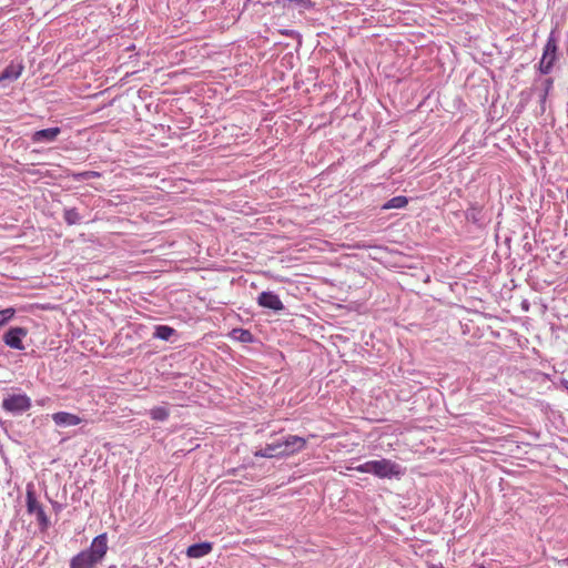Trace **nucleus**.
<instances>
[{"instance_id": "obj_8", "label": "nucleus", "mask_w": 568, "mask_h": 568, "mask_svg": "<svg viewBox=\"0 0 568 568\" xmlns=\"http://www.w3.org/2000/svg\"><path fill=\"white\" fill-rule=\"evenodd\" d=\"M24 70L22 61H11L0 74V87L18 80Z\"/></svg>"}, {"instance_id": "obj_17", "label": "nucleus", "mask_w": 568, "mask_h": 568, "mask_svg": "<svg viewBox=\"0 0 568 568\" xmlns=\"http://www.w3.org/2000/svg\"><path fill=\"white\" fill-rule=\"evenodd\" d=\"M64 221L69 225L77 224L80 221V215L75 209H68L64 211Z\"/></svg>"}, {"instance_id": "obj_10", "label": "nucleus", "mask_w": 568, "mask_h": 568, "mask_svg": "<svg viewBox=\"0 0 568 568\" xmlns=\"http://www.w3.org/2000/svg\"><path fill=\"white\" fill-rule=\"evenodd\" d=\"M52 420L58 426H77L81 424L82 419L74 414L68 413V412H58L52 414Z\"/></svg>"}, {"instance_id": "obj_14", "label": "nucleus", "mask_w": 568, "mask_h": 568, "mask_svg": "<svg viewBox=\"0 0 568 568\" xmlns=\"http://www.w3.org/2000/svg\"><path fill=\"white\" fill-rule=\"evenodd\" d=\"M408 204V199L404 195L394 196L390 200H388L383 206V210H390V209H403Z\"/></svg>"}, {"instance_id": "obj_5", "label": "nucleus", "mask_w": 568, "mask_h": 568, "mask_svg": "<svg viewBox=\"0 0 568 568\" xmlns=\"http://www.w3.org/2000/svg\"><path fill=\"white\" fill-rule=\"evenodd\" d=\"M373 475L378 478H392L399 477L402 475L400 466L390 459H378L374 460Z\"/></svg>"}, {"instance_id": "obj_7", "label": "nucleus", "mask_w": 568, "mask_h": 568, "mask_svg": "<svg viewBox=\"0 0 568 568\" xmlns=\"http://www.w3.org/2000/svg\"><path fill=\"white\" fill-rule=\"evenodd\" d=\"M28 335V329L24 327H11L3 335V343L10 348L23 351L24 345L22 339Z\"/></svg>"}, {"instance_id": "obj_20", "label": "nucleus", "mask_w": 568, "mask_h": 568, "mask_svg": "<svg viewBox=\"0 0 568 568\" xmlns=\"http://www.w3.org/2000/svg\"><path fill=\"white\" fill-rule=\"evenodd\" d=\"M373 464H374V460H368L364 464H361L356 467H354L353 469L356 470V471H359V473H369V474H373ZM347 469H352L351 467H348Z\"/></svg>"}, {"instance_id": "obj_6", "label": "nucleus", "mask_w": 568, "mask_h": 568, "mask_svg": "<svg viewBox=\"0 0 568 568\" xmlns=\"http://www.w3.org/2000/svg\"><path fill=\"white\" fill-rule=\"evenodd\" d=\"M306 444L307 440L297 435H288L283 440L278 442L282 457L292 456L302 452L306 447Z\"/></svg>"}, {"instance_id": "obj_1", "label": "nucleus", "mask_w": 568, "mask_h": 568, "mask_svg": "<svg viewBox=\"0 0 568 568\" xmlns=\"http://www.w3.org/2000/svg\"><path fill=\"white\" fill-rule=\"evenodd\" d=\"M108 551L106 534L97 536L87 550L79 552L70 561V568H93Z\"/></svg>"}, {"instance_id": "obj_21", "label": "nucleus", "mask_w": 568, "mask_h": 568, "mask_svg": "<svg viewBox=\"0 0 568 568\" xmlns=\"http://www.w3.org/2000/svg\"><path fill=\"white\" fill-rule=\"evenodd\" d=\"M552 83H554L552 79H547L546 80V89H545V93L541 97V102L546 101V98H547L550 89L552 88Z\"/></svg>"}, {"instance_id": "obj_4", "label": "nucleus", "mask_w": 568, "mask_h": 568, "mask_svg": "<svg viewBox=\"0 0 568 568\" xmlns=\"http://www.w3.org/2000/svg\"><path fill=\"white\" fill-rule=\"evenodd\" d=\"M1 406L8 413L20 414L31 407V399L26 394H9L3 398Z\"/></svg>"}, {"instance_id": "obj_22", "label": "nucleus", "mask_w": 568, "mask_h": 568, "mask_svg": "<svg viewBox=\"0 0 568 568\" xmlns=\"http://www.w3.org/2000/svg\"><path fill=\"white\" fill-rule=\"evenodd\" d=\"M83 175L87 178H93V176H100V173L94 172V171H89V172L83 173Z\"/></svg>"}, {"instance_id": "obj_3", "label": "nucleus", "mask_w": 568, "mask_h": 568, "mask_svg": "<svg viewBox=\"0 0 568 568\" xmlns=\"http://www.w3.org/2000/svg\"><path fill=\"white\" fill-rule=\"evenodd\" d=\"M557 50H558L557 40L552 34H550L549 38L547 39V42L544 48L542 57L539 62V71L542 74H548L551 71V69L557 60Z\"/></svg>"}, {"instance_id": "obj_24", "label": "nucleus", "mask_w": 568, "mask_h": 568, "mask_svg": "<svg viewBox=\"0 0 568 568\" xmlns=\"http://www.w3.org/2000/svg\"><path fill=\"white\" fill-rule=\"evenodd\" d=\"M564 386L566 387V389L568 390V381H565L564 382Z\"/></svg>"}, {"instance_id": "obj_11", "label": "nucleus", "mask_w": 568, "mask_h": 568, "mask_svg": "<svg viewBox=\"0 0 568 568\" xmlns=\"http://www.w3.org/2000/svg\"><path fill=\"white\" fill-rule=\"evenodd\" d=\"M60 133H61V130L58 126L43 129V130L36 131L32 134L31 140L34 143L52 142L59 136Z\"/></svg>"}, {"instance_id": "obj_18", "label": "nucleus", "mask_w": 568, "mask_h": 568, "mask_svg": "<svg viewBox=\"0 0 568 568\" xmlns=\"http://www.w3.org/2000/svg\"><path fill=\"white\" fill-rule=\"evenodd\" d=\"M232 334L236 339L244 343H250L253 339L252 333L246 329H234Z\"/></svg>"}, {"instance_id": "obj_9", "label": "nucleus", "mask_w": 568, "mask_h": 568, "mask_svg": "<svg viewBox=\"0 0 568 568\" xmlns=\"http://www.w3.org/2000/svg\"><path fill=\"white\" fill-rule=\"evenodd\" d=\"M257 303L260 306L273 311H282L284 308L282 301L273 292H262L257 297Z\"/></svg>"}, {"instance_id": "obj_19", "label": "nucleus", "mask_w": 568, "mask_h": 568, "mask_svg": "<svg viewBox=\"0 0 568 568\" xmlns=\"http://www.w3.org/2000/svg\"><path fill=\"white\" fill-rule=\"evenodd\" d=\"M14 314L16 310L13 307L0 311V327L4 326L11 318H13Z\"/></svg>"}, {"instance_id": "obj_2", "label": "nucleus", "mask_w": 568, "mask_h": 568, "mask_svg": "<svg viewBox=\"0 0 568 568\" xmlns=\"http://www.w3.org/2000/svg\"><path fill=\"white\" fill-rule=\"evenodd\" d=\"M26 498L28 513L30 515H36L40 527L42 529H47L50 524L49 518L47 517L41 504L37 499L34 486L32 483L27 485Z\"/></svg>"}, {"instance_id": "obj_15", "label": "nucleus", "mask_w": 568, "mask_h": 568, "mask_svg": "<svg viewBox=\"0 0 568 568\" xmlns=\"http://www.w3.org/2000/svg\"><path fill=\"white\" fill-rule=\"evenodd\" d=\"M175 333V329L168 325H159L155 327L154 337L162 339V341H169Z\"/></svg>"}, {"instance_id": "obj_23", "label": "nucleus", "mask_w": 568, "mask_h": 568, "mask_svg": "<svg viewBox=\"0 0 568 568\" xmlns=\"http://www.w3.org/2000/svg\"><path fill=\"white\" fill-rule=\"evenodd\" d=\"M291 2L304 3L305 1L304 0H291Z\"/></svg>"}, {"instance_id": "obj_12", "label": "nucleus", "mask_w": 568, "mask_h": 568, "mask_svg": "<svg viewBox=\"0 0 568 568\" xmlns=\"http://www.w3.org/2000/svg\"><path fill=\"white\" fill-rule=\"evenodd\" d=\"M213 549V544L210 541H204L200 544H194L187 547L186 556L189 558H201L209 555Z\"/></svg>"}, {"instance_id": "obj_16", "label": "nucleus", "mask_w": 568, "mask_h": 568, "mask_svg": "<svg viewBox=\"0 0 568 568\" xmlns=\"http://www.w3.org/2000/svg\"><path fill=\"white\" fill-rule=\"evenodd\" d=\"M150 416L153 420L163 422L170 416V412L164 406H156L150 410Z\"/></svg>"}, {"instance_id": "obj_13", "label": "nucleus", "mask_w": 568, "mask_h": 568, "mask_svg": "<svg viewBox=\"0 0 568 568\" xmlns=\"http://www.w3.org/2000/svg\"><path fill=\"white\" fill-rule=\"evenodd\" d=\"M280 448L281 446L278 445V442L267 444L264 448L256 450L254 456L262 458H280L282 457V452Z\"/></svg>"}]
</instances>
